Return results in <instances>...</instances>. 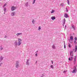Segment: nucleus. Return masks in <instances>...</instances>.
Returning <instances> with one entry per match:
<instances>
[{
  "label": "nucleus",
  "instance_id": "aec40b11",
  "mask_svg": "<svg viewBox=\"0 0 77 77\" xmlns=\"http://www.w3.org/2000/svg\"><path fill=\"white\" fill-rule=\"evenodd\" d=\"M52 48L54 50L56 49V47H55V46L54 45H52Z\"/></svg>",
  "mask_w": 77,
  "mask_h": 77
},
{
  "label": "nucleus",
  "instance_id": "423d86ee",
  "mask_svg": "<svg viewBox=\"0 0 77 77\" xmlns=\"http://www.w3.org/2000/svg\"><path fill=\"white\" fill-rule=\"evenodd\" d=\"M64 17H65V18H68V17H69L68 16V14H67V13H65L64 14Z\"/></svg>",
  "mask_w": 77,
  "mask_h": 77
},
{
  "label": "nucleus",
  "instance_id": "e433bc0d",
  "mask_svg": "<svg viewBox=\"0 0 77 77\" xmlns=\"http://www.w3.org/2000/svg\"><path fill=\"white\" fill-rule=\"evenodd\" d=\"M0 50H3V48H0Z\"/></svg>",
  "mask_w": 77,
  "mask_h": 77
},
{
  "label": "nucleus",
  "instance_id": "a211bd4d",
  "mask_svg": "<svg viewBox=\"0 0 77 77\" xmlns=\"http://www.w3.org/2000/svg\"><path fill=\"white\" fill-rule=\"evenodd\" d=\"M68 46L69 47V48H71L72 46H71V45L70 44V43H68Z\"/></svg>",
  "mask_w": 77,
  "mask_h": 77
},
{
  "label": "nucleus",
  "instance_id": "2f4dec72",
  "mask_svg": "<svg viewBox=\"0 0 77 77\" xmlns=\"http://www.w3.org/2000/svg\"><path fill=\"white\" fill-rule=\"evenodd\" d=\"M2 65H3V63H0V66H2Z\"/></svg>",
  "mask_w": 77,
  "mask_h": 77
},
{
  "label": "nucleus",
  "instance_id": "c756f323",
  "mask_svg": "<svg viewBox=\"0 0 77 77\" xmlns=\"http://www.w3.org/2000/svg\"><path fill=\"white\" fill-rule=\"evenodd\" d=\"M66 12H68V8H66Z\"/></svg>",
  "mask_w": 77,
  "mask_h": 77
},
{
  "label": "nucleus",
  "instance_id": "a19ab883",
  "mask_svg": "<svg viewBox=\"0 0 77 77\" xmlns=\"http://www.w3.org/2000/svg\"><path fill=\"white\" fill-rule=\"evenodd\" d=\"M51 62H52V64H53V60H51Z\"/></svg>",
  "mask_w": 77,
  "mask_h": 77
},
{
  "label": "nucleus",
  "instance_id": "3c124183",
  "mask_svg": "<svg viewBox=\"0 0 77 77\" xmlns=\"http://www.w3.org/2000/svg\"><path fill=\"white\" fill-rule=\"evenodd\" d=\"M1 47H2V45L1 46Z\"/></svg>",
  "mask_w": 77,
  "mask_h": 77
},
{
  "label": "nucleus",
  "instance_id": "cd10ccee",
  "mask_svg": "<svg viewBox=\"0 0 77 77\" xmlns=\"http://www.w3.org/2000/svg\"><path fill=\"white\" fill-rule=\"evenodd\" d=\"M74 39L75 40V41H77V38L75 37L74 38Z\"/></svg>",
  "mask_w": 77,
  "mask_h": 77
},
{
  "label": "nucleus",
  "instance_id": "a18cd8bd",
  "mask_svg": "<svg viewBox=\"0 0 77 77\" xmlns=\"http://www.w3.org/2000/svg\"><path fill=\"white\" fill-rule=\"evenodd\" d=\"M64 24H63V27H64Z\"/></svg>",
  "mask_w": 77,
  "mask_h": 77
},
{
  "label": "nucleus",
  "instance_id": "4c0bfd02",
  "mask_svg": "<svg viewBox=\"0 0 77 77\" xmlns=\"http://www.w3.org/2000/svg\"><path fill=\"white\" fill-rule=\"evenodd\" d=\"M65 24V22L63 21V24Z\"/></svg>",
  "mask_w": 77,
  "mask_h": 77
},
{
  "label": "nucleus",
  "instance_id": "9d476101",
  "mask_svg": "<svg viewBox=\"0 0 77 77\" xmlns=\"http://www.w3.org/2000/svg\"><path fill=\"white\" fill-rule=\"evenodd\" d=\"M75 61H76V57L75 56V58L74 59V64H75Z\"/></svg>",
  "mask_w": 77,
  "mask_h": 77
},
{
  "label": "nucleus",
  "instance_id": "412c9836",
  "mask_svg": "<svg viewBox=\"0 0 77 77\" xmlns=\"http://www.w3.org/2000/svg\"><path fill=\"white\" fill-rule=\"evenodd\" d=\"M4 11L5 12H6V7L4 8Z\"/></svg>",
  "mask_w": 77,
  "mask_h": 77
},
{
  "label": "nucleus",
  "instance_id": "c03bdc74",
  "mask_svg": "<svg viewBox=\"0 0 77 77\" xmlns=\"http://www.w3.org/2000/svg\"><path fill=\"white\" fill-rule=\"evenodd\" d=\"M37 62H38V61H36V62H35V63H37Z\"/></svg>",
  "mask_w": 77,
  "mask_h": 77
},
{
  "label": "nucleus",
  "instance_id": "c9c22d12",
  "mask_svg": "<svg viewBox=\"0 0 77 77\" xmlns=\"http://www.w3.org/2000/svg\"><path fill=\"white\" fill-rule=\"evenodd\" d=\"M63 21L65 22L66 21V20H65V19L64 18V19Z\"/></svg>",
  "mask_w": 77,
  "mask_h": 77
},
{
  "label": "nucleus",
  "instance_id": "5701e85b",
  "mask_svg": "<svg viewBox=\"0 0 77 77\" xmlns=\"http://www.w3.org/2000/svg\"><path fill=\"white\" fill-rule=\"evenodd\" d=\"M54 11L53 10H52L51 12V14H53V13H54Z\"/></svg>",
  "mask_w": 77,
  "mask_h": 77
},
{
  "label": "nucleus",
  "instance_id": "20e7f679",
  "mask_svg": "<svg viewBox=\"0 0 77 77\" xmlns=\"http://www.w3.org/2000/svg\"><path fill=\"white\" fill-rule=\"evenodd\" d=\"M14 45L16 47H17L18 45V42H17V41L16 40L15 42H14Z\"/></svg>",
  "mask_w": 77,
  "mask_h": 77
},
{
  "label": "nucleus",
  "instance_id": "bb28decb",
  "mask_svg": "<svg viewBox=\"0 0 77 77\" xmlns=\"http://www.w3.org/2000/svg\"><path fill=\"white\" fill-rule=\"evenodd\" d=\"M35 22V20H34L33 19L32 21V23L33 24H34V22Z\"/></svg>",
  "mask_w": 77,
  "mask_h": 77
},
{
  "label": "nucleus",
  "instance_id": "49530a36",
  "mask_svg": "<svg viewBox=\"0 0 77 77\" xmlns=\"http://www.w3.org/2000/svg\"><path fill=\"white\" fill-rule=\"evenodd\" d=\"M4 14H5V12L4 13Z\"/></svg>",
  "mask_w": 77,
  "mask_h": 77
},
{
  "label": "nucleus",
  "instance_id": "f8f14e48",
  "mask_svg": "<svg viewBox=\"0 0 77 77\" xmlns=\"http://www.w3.org/2000/svg\"><path fill=\"white\" fill-rule=\"evenodd\" d=\"M77 51V45L75 46V53Z\"/></svg>",
  "mask_w": 77,
  "mask_h": 77
},
{
  "label": "nucleus",
  "instance_id": "b1692460",
  "mask_svg": "<svg viewBox=\"0 0 77 77\" xmlns=\"http://www.w3.org/2000/svg\"><path fill=\"white\" fill-rule=\"evenodd\" d=\"M35 1H36V0H34L33 1V2L32 5H33L35 3Z\"/></svg>",
  "mask_w": 77,
  "mask_h": 77
},
{
  "label": "nucleus",
  "instance_id": "ea45409f",
  "mask_svg": "<svg viewBox=\"0 0 77 77\" xmlns=\"http://www.w3.org/2000/svg\"><path fill=\"white\" fill-rule=\"evenodd\" d=\"M66 72V71H64L63 72V73H65V72Z\"/></svg>",
  "mask_w": 77,
  "mask_h": 77
},
{
  "label": "nucleus",
  "instance_id": "6e6552de",
  "mask_svg": "<svg viewBox=\"0 0 77 77\" xmlns=\"http://www.w3.org/2000/svg\"><path fill=\"white\" fill-rule=\"evenodd\" d=\"M11 11H14L15 10V7L14 6H12L11 7Z\"/></svg>",
  "mask_w": 77,
  "mask_h": 77
},
{
  "label": "nucleus",
  "instance_id": "f704fd0d",
  "mask_svg": "<svg viewBox=\"0 0 77 77\" xmlns=\"http://www.w3.org/2000/svg\"><path fill=\"white\" fill-rule=\"evenodd\" d=\"M35 56H38V53H37L36 54H35Z\"/></svg>",
  "mask_w": 77,
  "mask_h": 77
},
{
  "label": "nucleus",
  "instance_id": "f03ea898",
  "mask_svg": "<svg viewBox=\"0 0 77 77\" xmlns=\"http://www.w3.org/2000/svg\"><path fill=\"white\" fill-rule=\"evenodd\" d=\"M70 58V57H69V61H72V59H73V57H74V56L73 55V54H71V56Z\"/></svg>",
  "mask_w": 77,
  "mask_h": 77
},
{
  "label": "nucleus",
  "instance_id": "473e14b6",
  "mask_svg": "<svg viewBox=\"0 0 77 77\" xmlns=\"http://www.w3.org/2000/svg\"><path fill=\"white\" fill-rule=\"evenodd\" d=\"M6 5H7V4H5L3 6V7H5V6H6Z\"/></svg>",
  "mask_w": 77,
  "mask_h": 77
},
{
  "label": "nucleus",
  "instance_id": "f3484780",
  "mask_svg": "<svg viewBox=\"0 0 77 77\" xmlns=\"http://www.w3.org/2000/svg\"><path fill=\"white\" fill-rule=\"evenodd\" d=\"M70 40L72 41L73 40V37L72 36H71L70 37Z\"/></svg>",
  "mask_w": 77,
  "mask_h": 77
},
{
  "label": "nucleus",
  "instance_id": "1a4fd4ad",
  "mask_svg": "<svg viewBox=\"0 0 77 77\" xmlns=\"http://www.w3.org/2000/svg\"><path fill=\"white\" fill-rule=\"evenodd\" d=\"M15 12H12L11 14V16H12L13 17V16H14L15 15Z\"/></svg>",
  "mask_w": 77,
  "mask_h": 77
},
{
  "label": "nucleus",
  "instance_id": "72a5a7b5",
  "mask_svg": "<svg viewBox=\"0 0 77 77\" xmlns=\"http://www.w3.org/2000/svg\"><path fill=\"white\" fill-rule=\"evenodd\" d=\"M77 66V65H76L75 66H74V68H76Z\"/></svg>",
  "mask_w": 77,
  "mask_h": 77
},
{
  "label": "nucleus",
  "instance_id": "ddd939ff",
  "mask_svg": "<svg viewBox=\"0 0 77 77\" xmlns=\"http://www.w3.org/2000/svg\"><path fill=\"white\" fill-rule=\"evenodd\" d=\"M29 60H27V61L26 62V65H29Z\"/></svg>",
  "mask_w": 77,
  "mask_h": 77
},
{
  "label": "nucleus",
  "instance_id": "393cba45",
  "mask_svg": "<svg viewBox=\"0 0 77 77\" xmlns=\"http://www.w3.org/2000/svg\"><path fill=\"white\" fill-rule=\"evenodd\" d=\"M40 29H41V26H39L38 27V30H40Z\"/></svg>",
  "mask_w": 77,
  "mask_h": 77
},
{
  "label": "nucleus",
  "instance_id": "7c9ffc66",
  "mask_svg": "<svg viewBox=\"0 0 77 77\" xmlns=\"http://www.w3.org/2000/svg\"><path fill=\"white\" fill-rule=\"evenodd\" d=\"M77 42H76V41H74V43L75 44H77Z\"/></svg>",
  "mask_w": 77,
  "mask_h": 77
},
{
  "label": "nucleus",
  "instance_id": "4be33fe9",
  "mask_svg": "<svg viewBox=\"0 0 77 77\" xmlns=\"http://www.w3.org/2000/svg\"><path fill=\"white\" fill-rule=\"evenodd\" d=\"M51 68L52 69H53L54 68L53 67V65H51Z\"/></svg>",
  "mask_w": 77,
  "mask_h": 77
},
{
  "label": "nucleus",
  "instance_id": "2eb2a0df",
  "mask_svg": "<svg viewBox=\"0 0 77 77\" xmlns=\"http://www.w3.org/2000/svg\"><path fill=\"white\" fill-rule=\"evenodd\" d=\"M25 6L26 7H27V6H28V2H26L25 4Z\"/></svg>",
  "mask_w": 77,
  "mask_h": 77
},
{
  "label": "nucleus",
  "instance_id": "6ab92c4d",
  "mask_svg": "<svg viewBox=\"0 0 77 77\" xmlns=\"http://www.w3.org/2000/svg\"><path fill=\"white\" fill-rule=\"evenodd\" d=\"M73 53V51H71L70 52V56H71V54H72Z\"/></svg>",
  "mask_w": 77,
  "mask_h": 77
},
{
  "label": "nucleus",
  "instance_id": "58836bf2",
  "mask_svg": "<svg viewBox=\"0 0 77 77\" xmlns=\"http://www.w3.org/2000/svg\"><path fill=\"white\" fill-rule=\"evenodd\" d=\"M66 25H65V29H66Z\"/></svg>",
  "mask_w": 77,
  "mask_h": 77
},
{
  "label": "nucleus",
  "instance_id": "c85d7f7f",
  "mask_svg": "<svg viewBox=\"0 0 77 77\" xmlns=\"http://www.w3.org/2000/svg\"><path fill=\"white\" fill-rule=\"evenodd\" d=\"M64 48H66V45H65V43H64Z\"/></svg>",
  "mask_w": 77,
  "mask_h": 77
},
{
  "label": "nucleus",
  "instance_id": "de8ad7c7",
  "mask_svg": "<svg viewBox=\"0 0 77 77\" xmlns=\"http://www.w3.org/2000/svg\"><path fill=\"white\" fill-rule=\"evenodd\" d=\"M69 41H70V40H69Z\"/></svg>",
  "mask_w": 77,
  "mask_h": 77
},
{
  "label": "nucleus",
  "instance_id": "4468645a",
  "mask_svg": "<svg viewBox=\"0 0 77 77\" xmlns=\"http://www.w3.org/2000/svg\"><path fill=\"white\" fill-rule=\"evenodd\" d=\"M72 28L74 30H75V27L74 26V25H72Z\"/></svg>",
  "mask_w": 77,
  "mask_h": 77
},
{
  "label": "nucleus",
  "instance_id": "9b49d317",
  "mask_svg": "<svg viewBox=\"0 0 77 77\" xmlns=\"http://www.w3.org/2000/svg\"><path fill=\"white\" fill-rule=\"evenodd\" d=\"M51 19L52 20H55L56 19V17H51Z\"/></svg>",
  "mask_w": 77,
  "mask_h": 77
},
{
  "label": "nucleus",
  "instance_id": "f257e3e1",
  "mask_svg": "<svg viewBox=\"0 0 77 77\" xmlns=\"http://www.w3.org/2000/svg\"><path fill=\"white\" fill-rule=\"evenodd\" d=\"M15 65L17 68H18L19 67V61H16Z\"/></svg>",
  "mask_w": 77,
  "mask_h": 77
},
{
  "label": "nucleus",
  "instance_id": "a878e982",
  "mask_svg": "<svg viewBox=\"0 0 77 77\" xmlns=\"http://www.w3.org/2000/svg\"><path fill=\"white\" fill-rule=\"evenodd\" d=\"M67 3L68 5H69V0H67Z\"/></svg>",
  "mask_w": 77,
  "mask_h": 77
},
{
  "label": "nucleus",
  "instance_id": "603ef678",
  "mask_svg": "<svg viewBox=\"0 0 77 77\" xmlns=\"http://www.w3.org/2000/svg\"><path fill=\"white\" fill-rule=\"evenodd\" d=\"M1 3V2H0V4Z\"/></svg>",
  "mask_w": 77,
  "mask_h": 77
},
{
  "label": "nucleus",
  "instance_id": "7ed1b4c3",
  "mask_svg": "<svg viewBox=\"0 0 77 77\" xmlns=\"http://www.w3.org/2000/svg\"><path fill=\"white\" fill-rule=\"evenodd\" d=\"M18 45L20 46L21 44V38H18Z\"/></svg>",
  "mask_w": 77,
  "mask_h": 77
},
{
  "label": "nucleus",
  "instance_id": "dca6fc26",
  "mask_svg": "<svg viewBox=\"0 0 77 77\" xmlns=\"http://www.w3.org/2000/svg\"><path fill=\"white\" fill-rule=\"evenodd\" d=\"M20 35H22V33H18L16 34V35L18 36H19Z\"/></svg>",
  "mask_w": 77,
  "mask_h": 77
},
{
  "label": "nucleus",
  "instance_id": "0eeeda50",
  "mask_svg": "<svg viewBox=\"0 0 77 77\" xmlns=\"http://www.w3.org/2000/svg\"><path fill=\"white\" fill-rule=\"evenodd\" d=\"M3 60V57L2 56H1L0 57V62L2 63V61Z\"/></svg>",
  "mask_w": 77,
  "mask_h": 77
},
{
  "label": "nucleus",
  "instance_id": "8fccbe9b",
  "mask_svg": "<svg viewBox=\"0 0 77 77\" xmlns=\"http://www.w3.org/2000/svg\"><path fill=\"white\" fill-rule=\"evenodd\" d=\"M61 5H62V4H61Z\"/></svg>",
  "mask_w": 77,
  "mask_h": 77
},
{
  "label": "nucleus",
  "instance_id": "37998d69",
  "mask_svg": "<svg viewBox=\"0 0 77 77\" xmlns=\"http://www.w3.org/2000/svg\"><path fill=\"white\" fill-rule=\"evenodd\" d=\"M7 37L5 35V38H6Z\"/></svg>",
  "mask_w": 77,
  "mask_h": 77
},
{
  "label": "nucleus",
  "instance_id": "79ce46f5",
  "mask_svg": "<svg viewBox=\"0 0 77 77\" xmlns=\"http://www.w3.org/2000/svg\"><path fill=\"white\" fill-rule=\"evenodd\" d=\"M38 51H37L36 52H35V53H38Z\"/></svg>",
  "mask_w": 77,
  "mask_h": 77
},
{
  "label": "nucleus",
  "instance_id": "864d4df0",
  "mask_svg": "<svg viewBox=\"0 0 77 77\" xmlns=\"http://www.w3.org/2000/svg\"><path fill=\"white\" fill-rule=\"evenodd\" d=\"M0 1H1V0H0Z\"/></svg>",
  "mask_w": 77,
  "mask_h": 77
},
{
  "label": "nucleus",
  "instance_id": "09e8293b",
  "mask_svg": "<svg viewBox=\"0 0 77 77\" xmlns=\"http://www.w3.org/2000/svg\"><path fill=\"white\" fill-rule=\"evenodd\" d=\"M41 77H43V76H41Z\"/></svg>",
  "mask_w": 77,
  "mask_h": 77
},
{
  "label": "nucleus",
  "instance_id": "39448f33",
  "mask_svg": "<svg viewBox=\"0 0 77 77\" xmlns=\"http://www.w3.org/2000/svg\"><path fill=\"white\" fill-rule=\"evenodd\" d=\"M77 72V68H74V69H73V71L72 72V73H76V72Z\"/></svg>",
  "mask_w": 77,
  "mask_h": 77
}]
</instances>
